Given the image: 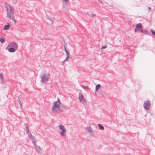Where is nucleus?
<instances>
[{
  "mask_svg": "<svg viewBox=\"0 0 155 155\" xmlns=\"http://www.w3.org/2000/svg\"><path fill=\"white\" fill-rule=\"evenodd\" d=\"M61 105V103L59 98L57 101L54 102L52 106V111L54 113L59 112L60 111V107Z\"/></svg>",
  "mask_w": 155,
  "mask_h": 155,
  "instance_id": "f257e3e1",
  "label": "nucleus"
},
{
  "mask_svg": "<svg viewBox=\"0 0 155 155\" xmlns=\"http://www.w3.org/2000/svg\"><path fill=\"white\" fill-rule=\"evenodd\" d=\"M6 8L7 12V16L13 15V8L9 4L6 5Z\"/></svg>",
  "mask_w": 155,
  "mask_h": 155,
  "instance_id": "f03ea898",
  "label": "nucleus"
},
{
  "mask_svg": "<svg viewBox=\"0 0 155 155\" xmlns=\"http://www.w3.org/2000/svg\"><path fill=\"white\" fill-rule=\"evenodd\" d=\"M59 127L60 130L61 131L60 132V134L62 136H64L65 135V133L66 132V129L65 127L63 126H59Z\"/></svg>",
  "mask_w": 155,
  "mask_h": 155,
  "instance_id": "7ed1b4c3",
  "label": "nucleus"
},
{
  "mask_svg": "<svg viewBox=\"0 0 155 155\" xmlns=\"http://www.w3.org/2000/svg\"><path fill=\"white\" fill-rule=\"evenodd\" d=\"M79 99L80 101V102L83 104H85L86 102V100L85 98H84L83 95L82 94L80 93H79Z\"/></svg>",
  "mask_w": 155,
  "mask_h": 155,
  "instance_id": "20e7f679",
  "label": "nucleus"
},
{
  "mask_svg": "<svg viewBox=\"0 0 155 155\" xmlns=\"http://www.w3.org/2000/svg\"><path fill=\"white\" fill-rule=\"evenodd\" d=\"M142 25L141 23H139L137 24L136 26V28L135 29L134 31L135 32H136L142 29Z\"/></svg>",
  "mask_w": 155,
  "mask_h": 155,
  "instance_id": "39448f33",
  "label": "nucleus"
},
{
  "mask_svg": "<svg viewBox=\"0 0 155 155\" xmlns=\"http://www.w3.org/2000/svg\"><path fill=\"white\" fill-rule=\"evenodd\" d=\"M150 106V103L149 101H146L145 102L144 107L147 110H148Z\"/></svg>",
  "mask_w": 155,
  "mask_h": 155,
  "instance_id": "423d86ee",
  "label": "nucleus"
},
{
  "mask_svg": "<svg viewBox=\"0 0 155 155\" xmlns=\"http://www.w3.org/2000/svg\"><path fill=\"white\" fill-rule=\"evenodd\" d=\"M8 47H12V48L17 49L18 46L17 44L15 42H13L10 43L8 45Z\"/></svg>",
  "mask_w": 155,
  "mask_h": 155,
  "instance_id": "0eeeda50",
  "label": "nucleus"
},
{
  "mask_svg": "<svg viewBox=\"0 0 155 155\" xmlns=\"http://www.w3.org/2000/svg\"><path fill=\"white\" fill-rule=\"evenodd\" d=\"M49 74H44V75L41 77L42 80L43 81H44L45 80H47L49 77Z\"/></svg>",
  "mask_w": 155,
  "mask_h": 155,
  "instance_id": "6e6552de",
  "label": "nucleus"
},
{
  "mask_svg": "<svg viewBox=\"0 0 155 155\" xmlns=\"http://www.w3.org/2000/svg\"><path fill=\"white\" fill-rule=\"evenodd\" d=\"M10 26V24L9 23H7V25H5L3 27V29L7 30L8 29Z\"/></svg>",
  "mask_w": 155,
  "mask_h": 155,
  "instance_id": "1a4fd4ad",
  "label": "nucleus"
},
{
  "mask_svg": "<svg viewBox=\"0 0 155 155\" xmlns=\"http://www.w3.org/2000/svg\"><path fill=\"white\" fill-rule=\"evenodd\" d=\"M7 17H8L9 18L13 20L14 21H15V20L14 16L12 15H10L7 16Z\"/></svg>",
  "mask_w": 155,
  "mask_h": 155,
  "instance_id": "9d476101",
  "label": "nucleus"
},
{
  "mask_svg": "<svg viewBox=\"0 0 155 155\" xmlns=\"http://www.w3.org/2000/svg\"><path fill=\"white\" fill-rule=\"evenodd\" d=\"M16 49L13 48H10L8 49V51L10 52H13L15 51Z\"/></svg>",
  "mask_w": 155,
  "mask_h": 155,
  "instance_id": "9b49d317",
  "label": "nucleus"
},
{
  "mask_svg": "<svg viewBox=\"0 0 155 155\" xmlns=\"http://www.w3.org/2000/svg\"><path fill=\"white\" fill-rule=\"evenodd\" d=\"M101 87V85L100 84H98L96 85V86L95 90L97 91L99 88Z\"/></svg>",
  "mask_w": 155,
  "mask_h": 155,
  "instance_id": "f8f14e48",
  "label": "nucleus"
},
{
  "mask_svg": "<svg viewBox=\"0 0 155 155\" xmlns=\"http://www.w3.org/2000/svg\"><path fill=\"white\" fill-rule=\"evenodd\" d=\"M5 41V38L0 37V41L1 43H3Z\"/></svg>",
  "mask_w": 155,
  "mask_h": 155,
  "instance_id": "ddd939ff",
  "label": "nucleus"
},
{
  "mask_svg": "<svg viewBox=\"0 0 155 155\" xmlns=\"http://www.w3.org/2000/svg\"><path fill=\"white\" fill-rule=\"evenodd\" d=\"M66 52L67 54V57L65 59V61L67 60V58H68L69 57V55H70V54H69V52L68 51H66Z\"/></svg>",
  "mask_w": 155,
  "mask_h": 155,
  "instance_id": "4468645a",
  "label": "nucleus"
},
{
  "mask_svg": "<svg viewBox=\"0 0 155 155\" xmlns=\"http://www.w3.org/2000/svg\"><path fill=\"white\" fill-rule=\"evenodd\" d=\"M98 126H99V127L100 129H101V130H104V127L103 126H102V125H100V124H98Z\"/></svg>",
  "mask_w": 155,
  "mask_h": 155,
  "instance_id": "2eb2a0df",
  "label": "nucleus"
},
{
  "mask_svg": "<svg viewBox=\"0 0 155 155\" xmlns=\"http://www.w3.org/2000/svg\"><path fill=\"white\" fill-rule=\"evenodd\" d=\"M151 31V32L155 36V31H153V30H150Z\"/></svg>",
  "mask_w": 155,
  "mask_h": 155,
  "instance_id": "dca6fc26",
  "label": "nucleus"
},
{
  "mask_svg": "<svg viewBox=\"0 0 155 155\" xmlns=\"http://www.w3.org/2000/svg\"><path fill=\"white\" fill-rule=\"evenodd\" d=\"M107 48V46H102V49H104V48Z\"/></svg>",
  "mask_w": 155,
  "mask_h": 155,
  "instance_id": "f3484780",
  "label": "nucleus"
},
{
  "mask_svg": "<svg viewBox=\"0 0 155 155\" xmlns=\"http://www.w3.org/2000/svg\"><path fill=\"white\" fill-rule=\"evenodd\" d=\"M98 1H99V2L101 4H102V2L101 1V0H98Z\"/></svg>",
  "mask_w": 155,
  "mask_h": 155,
  "instance_id": "a211bd4d",
  "label": "nucleus"
},
{
  "mask_svg": "<svg viewBox=\"0 0 155 155\" xmlns=\"http://www.w3.org/2000/svg\"><path fill=\"white\" fill-rule=\"evenodd\" d=\"M91 16L92 17H95V16H96V15H95V14H92V15H91Z\"/></svg>",
  "mask_w": 155,
  "mask_h": 155,
  "instance_id": "6ab92c4d",
  "label": "nucleus"
},
{
  "mask_svg": "<svg viewBox=\"0 0 155 155\" xmlns=\"http://www.w3.org/2000/svg\"><path fill=\"white\" fill-rule=\"evenodd\" d=\"M140 30V31L142 32V33H144V31L142 30L141 29Z\"/></svg>",
  "mask_w": 155,
  "mask_h": 155,
  "instance_id": "aec40b11",
  "label": "nucleus"
},
{
  "mask_svg": "<svg viewBox=\"0 0 155 155\" xmlns=\"http://www.w3.org/2000/svg\"><path fill=\"white\" fill-rule=\"evenodd\" d=\"M64 2H67L69 1V0H62Z\"/></svg>",
  "mask_w": 155,
  "mask_h": 155,
  "instance_id": "412c9836",
  "label": "nucleus"
},
{
  "mask_svg": "<svg viewBox=\"0 0 155 155\" xmlns=\"http://www.w3.org/2000/svg\"><path fill=\"white\" fill-rule=\"evenodd\" d=\"M87 129L89 130H91V128L90 127H88Z\"/></svg>",
  "mask_w": 155,
  "mask_h": 155,
  "instance_id": "4be33fe9",
  "label": "nucleus"
},
{
  "mask_svg": "<svg viewBox=\"0 0 155 155\" xmlns=\"http://www.w3.org/2000/svg\"><path fill=\"white\" fill-rule=\"evenodd\" d=\"M148 9H149V11H150V10H151V8H148Z\"/></svg>",
  "mask_w": 155,
  "mask_h": 155,
  "instance_id": "5701e85b",
  "label": "nucleus"
},
{
  "mask_svg": "<svg viewBox=\"0 0 155 155\" xmlns=\"http://www.w3.org/2000/svg\"><path fill=\"white\" fill-rule=\"evenodd\" d=\"M17 3V1H15V2L14 3V4H16Z\"/></svg>",
  "mask_w": 155,
  "mask_h": 155,
  "instance_id": "b1692460",
  "label": "nucleus"
},
{
  "mask_svg": "<svg viewBox=\"0 0 155 155\" xmlns=\"http://www.w3.org/2000/svg\"><path fill=\"white\" fill-rule=\"evenodd\" d=\"M65 52H66V51H68L66 49V48H65Z\"/></svg>",
  "mask_w": 155,
  "mask_h": 155,
  "instance_id": "393cba45",
  "label": "nucleus"
},
{
  "mask_svg": "<svg viewBox=\"0 0 155 155\" xmlns=\"http://www.w3.org/2000/svg\"><path fill=\"white\" fill-rule=\"evenodd\" d=\"M20 101V103L21 105V101Z\"/></svg>",
  "mask_w": 155,
  "mask_h": 155,
  "instance_id": "a878e982",
  "label": "nucleus"
},
{
  "mask_svg": "<svg viewBox=\"0 0 155 155\" xmlns=\"http://www.w3.org/2000/svg\"><path fill=\"white\" fill-rule=\"evenodd\" d=\"M1 77L2 78H3V77H2V76H1Z\"/></svg>",
  "mask_w": 155,
  "mask_h": 155,
  "instance_id": "bb28decb",
  "label": "nucleus"
}]
</instances>
